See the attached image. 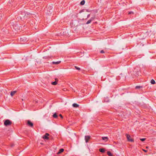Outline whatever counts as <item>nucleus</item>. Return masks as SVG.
Here are the masks:
<instances>
[{
    "label": "nucleus",
    "mask_w": 156,
    "mask_h": 156,
    "mask_svg": "<svg viewBox=\"0 0 156 156\" xmlns=\"http://www.w3.org/2000/svg\"><path fill=\"white\" fill-rule=\"evenodd\" d=\"M72 106L76 108L79 107V105L76 103H73V104Z\"/></svg>",
    "instance_id": "9"
},
{
    "label": "nucleus",
    "mask_w": 156,
    "mask_h": 156,
    "mask_svg": "<svg viewBox=\"0 0 156 156\" xmlns=\"http://www.w3.org/2000/svg\"><path fill=\"white\" fill-rule=\"evenodd\" d=\"M144 151H145V152H146V151H145V150H144Z\"/></svg>",
    "instance_id": "32"
},
{
    "label": "nucleus",
    "mask_w": 156,
    "mask_h": 156,
    "mask_svg": "<svg viewBox=\"0 0 156 156\" xmlns=\"http://www.w3.org/2000/svg\"><path fill=\"white\" fill-rule=\"evenodd\" d=\"M151 83L152 84H154L155 83V81L153 79L151 80Z\"/></svg>",
    "instance_id": "19"
},
{
    "label": "nucleus",
    "mask_w": 156,
    "mask_h": 156,
    "mask_svg": "<svg viewBox=\"0 0 156 156\" xmlns=\"http://www.w3.org/2000/svg\"><path fill=\"white\" fill-rule=\"evenodd\" d=\"M75 68L76 69H77V70H80V68L76 66H75Z\"/></svg>",
    "instance_id": "24"
},
{
    "label": "nucleus",
    "mask_w": 156,
    "mask_h": 156,
    "mask_svg": "<svg viewBox=\"0 0 156 156\" xmlns=\"http://www.w3.org/2000/svg\"><path fill=\"white\" fill-rule=\"evenodd\" d=\"M142 87V86H136L135 87V88L136 89H139V88H140L141 87Z\"/></svg>",
    "instance_id": "21"
},
{
    "label": "nucleus",
    "mask_w": 156,
    "mask_h": 156,
    "mask_svg": "<svg viewBox=\"0 0 156 156\" xmlns=\"http://www.w3.org/2000/svg\"><path fill=\"white\" fill-rule=\"evenodd\" d=\"M49 134L48 133H46L45 134L42 136V138L44 139L48 140L49 139L48 136Z\"/></svg>",
    "instance_id": "5"
},
{
    "label": "nucleus",
    "mask_w": 156,
    "mask_h": 156,
    "mask_svg": "<svg viewBox=\"0 0 156 156\" xmlns=\"http://www.w3.org/2000/svg\"><path fill=\"white\" fill-rule=\"evenodd\" d=\"M100 53H105V52L104 50H102L100 51Z\"/></svg>",
    "instance_id": "26"
},
{
    "label": "nucleus",
    "mask_w": 156,
    "mask_h": 156,
    "mask_svg": "<svg viewBox=\"0 0 156 156\" xmlns=\"http://www.w3.org/2000/svg\"><path fill=\"white\" fill-rule=\"evenodd\" d=\"M133 13V12H129V14H131Z\"/></svg>",
    "instance_id": "28"
},
{
    "label": "nucleus",
    "mask_w": 156,
    "mask_h": 156,
    "mask_svg": "<svg viewBox=\"0 0 156 156\" xmlns=\"http://www.w3.org/2000/svg\"><path fill=\"white\" fill-rule=\"evenodd\" d=\"M107 154L109 156H113V155L112 153H111L109 151H108L107 152Z\"/></svg>",
    "instance_id": "17"
},
{
    "label": "nucleus",
    "mask_w": 156,
    "mask_h": 156,
    "mask_svg": "<svg viewBox=\"0 0 156 156\" xmlns=\"http://www.w3.org/2000/svg\"><path fill=\"white\" fill-rule=\"evenodd\" d=\"M43 58H45V59H46V58H48V57H43Z\"/></svg>",
    "instance_id": "31"
},
{
    "label": "nucleus",
    "mask_w": 156,
    "mask_h": 156,
    "mask_svg": "<svg viewBox=\"0 0 156 156\" xmlns=\"http://www.w3.org/2000/svg\"><path fill=\"white\" fill-rule=\"evenodd\" d=\"M21 14L22 16H20V18L21 19H25L28 18V16L30 15V13L27 12H23L22 11L21 12Z\"/></svg>",
    "instance_id": "2"
},
{
    "label": "nucleus",
    "mask_w": 156,
    "mask_h": 156,
    "mask_svg": "<svg viewBox=\"0 0 156 156\" xmlns=\"http://www.w3.org/2000/svg\"><path fill=\"white\" fill-rule=\"evenodd\" d=\"M28 4L33 8H34L36 6H37V2L34 0H32V1H30Z\"/></svg>",
    "instance_id": "3"
},
{
    "label": "nucleus",
    "mask_w": 156,
    "mask_h": 156,
    "mask_svg": "<svg viewBox=\"0 0 156 156\" xmlns=\"http://www.w3.org/2000/svg\"><path fill=\"white\" fill-rule=\"evenodd\" d=\"M126 138L128 141L131 142L134 141L133 139L130 138V136L129 135L126 134Z\"/></svg>",
    "instance_id": "6"
},
{
    "label": "nucleus",
    "mask_w": 156,
    "mask_h": 156,
    "mask_svg": "<svg viewBox=\"0 0 156 156\" xmlns=\"http://www.w3.org/2000/svg\"><path fill=\"white\" fill-rule=\"evenodd\" d=\"M95 18L94 17H91L90 19V20H91V21H92L93 20H94V19Z\"/></svg>",
    "instance_id": "23"
},
{
    "label": "nucleus",
    "mask_w": 156,
    "mask_h": 156,
    "mask_svg": "<svg viewBox=\"0 0 156 156\" xmlns=\"http://www.w3.org/2000/svg\"><path fill=\"white\" fill-rule=\"evenodd\" d=\"M85 3V1L84 0H83L81 2H80V4L83 5H84Z\"/></svg>",
    "instance_id": "20"
},
{
    "label": "nucleus",
    "mask_w": 156,
    "mask_h": 156,
    "mask_svg": "<svg viewBox=\"0 0 156 156\" xmlns=\"http://www.w3.org/2000/svg\"><path fill=\"white\" fill-rule=\"evenodd\" d=\"M107 99H108V100H105V101L108 102L109 101L108 100V98H107Z\"/></svg>",
    "instance_id": "29"
},
{
    "label": "nucleus",
    "mask_w": 156,
    "mask_h": 156,
    "mask_svg": "<svg viewBox=\"0 0 156 156\" xmlns=\"http://www.w3.org/2000/svg\"><path fill=\"white\" fill-rule=\"evenodd\" d=\"M51 84L54 85H55L57 84V81H56V79H55V81L54 82H52L51 83Z\"/></svg>",
    "instance_id": "14"
},
{
    "label": "nucleus",
    "mask_w": 156,
    "mask_h": 156,
    "mask_svg": "<svg viewBox=\"0 0 156 156\" xmlns=\"http://www.w3.org/2000/svg\"><path fill=\"white\" fill-rule=\"evenodd\" d=\"M90 16V14H88L87 16V18H88Z\"/></svg>",
    "instance_id": "30"
},
{
    "label": "nucleus",
    "mask_w": 156,
    "mask_h": 156,
    "mask_svg": "<svg viewBox=\"0 0 156 156\" xmlns=\"http://www.w3.org/2000/svg\"><path fill=\"white\" fill-rule=\"evenodd\" d=\"M16 91H11V92L10 95L12 96H13L15 93H16Z\"/></svg>",
    "instance_id": "11"
},
{
    "label": "nucleus",
    "mask_w": 156,
    "mask_h": 156,
    "mask_svg": "<svg viewBox=\"0 0 156 156\" xmlns=\"http://www.w3.org/2000/svg\"><path fill=\"white\" fill-rule=\"evenodd\" d=\"M102 138L103 140L105 141H107L108 139V138L107 137H102Z\"/></svg>",
    "instance_id": "12"
},
{
    "label": "nucleus",
    "mask_w": 156,
    "mask_h": 156,
    "mask_svg": "<svg viewBox=\"0 0 156 156\" xmlns=\"http://www.w3.org/2000/svg\"><path fill=\"white\" fill-rule=\"evenodd\" d=\"M91 20H89L86 23V24H89L91 22Z\"/></svg>",
    "instance_id": "22"
},
{
    "label": "nucleus",
    "mask_w": 156,
    "mask_h": 156,
    "mask_svg": "<svg viewBox=\"0 0 156 156\" xmlns=\"http://www.w3.org/2000/svg\"><path fill=\"white\" fill-rule=\"evenodd\" d=\"M60 62V61H58L57 62H52V63L53 64H59Z\"/></svg>",
    "instance_id": "10"
},
{
    "label": "nucleus",
    "mask_w": 156,
    "mask_h": 156,
    "mask_svg": "<svg viewBox=\"0 0 156 156\" xmlns=\"http://www.w3.org/2000/svg\"><path fill=\"white\" fill-rule=\"evenodd\" d=\"M59 116L61 117L62 118H63V116H62V115L61 114H59Z\"/></svg>",
    "instance_id": "27"
},
{
    "label": "nucleus",
    "mask_w": 156,
    "mask_h": 156,
    "mask_svg": "<svg viewBox=\"0 0 156 156\" xmlns=\"http://www.w3.org/2000/svg\"><path fill=\"white\" fill-rule=\"evenodd\" d=\"M145 140V138H141V139H140V140L142 141H144Z\"/></svg>",
    "instance_id": "25"
},
{
    "label": "nucleus",
    "mask_w": 156,
    "mask_h": 156,
    "mask_svg": "<svg viewBox=\"0 0 156 156\" xmlns=\"http://www.w3.org/2000/svg\"><path fill=\"white\" fill-rule=\"evenodd\" d=\"M90 138V136H85V140L86 143L88 142V140Z\"/></svg>",
    "instance_id": "7"
},
{
    "label": "nucleus",
    "mask_w": 156,
    "mask_h": 156,
    "mask_svg": "<svg viewBox=\"0 0 156 156\" xmlns=\"http://www.w3.org/2000/svg\"><path fill=\"white\" fill-rule=\"evenodd\" d=\"M52 4H50L48 5L46 9V14L48 15H50L52 12Z\"/></svg>",
    "instance_id": "1"
},
{
    "label": "nucleus",
    "mask_w": 156,
    "mask_h": 156,
    "mask_svg": "<svg viewBox=\"0 0 156 156\" xmlns=\"http://www.w3.org/2000/svg\"><path fill=\"white\" fill-rule=\"evenodd\" d=\"M12 122L9 119L6 120L4 122V124L5 126H8L10 125Z\"/></svg>",
    "instance_id": "4"
},
{
    "label": "nucleus",
    "mask_w": 156,
    "mask_h": 156,
    "mask_svg": "<svg viewBox=\"0 0 156 156\" xmlns=\"http://www.w3.org/2000/svg\"><path fill=\"white\" fill-rule=\"evenodd\" d=\"M53 118H56L58 116L56 113H55L53 114Z\"/></svg>",
    "instance_id": "15"
},
{
    "label": "nucleus",
    "mask_w": 156,
    "mask_h": 156,
    "mask_svg": "<svg viewBox=\"0 0 156 156\" xmlns=\"http://www.w3.org/2000/svg\"><path fill=\"white\" fill-rule=\"evenodd\" d=\"M27 124L28 126L30 127H32L33 126V123L29 120L27 121Z\"/></svg>",
    "instance_id": "8"
},
{
    "label": "nucleus",
    "mask_w": 156,
    "mask_h": 156,
    "mask_svg": "<svg viewBox=\"0 0 156 156\" xmlns=\"http://www.w3.org/2000/svg\"><path fill=\"white\" fill-rule=\"evenodd\" d=\"M2 30L3 32H5V33H6V32H7L8 31V30L5 29L4 28L2 29Z\"/></svg>",
    "instance_id": "18"
},
{
    "label": "nucleus",
    "mask_w": 156,
    "mask_h": 156,
    "mask_svg": "<svg viewBox=\"0 0 156 156\" xmlns=\"http://www.w3.org/2000/svg\"><path fill=\"white\" fill-rule=\"evenodd\" d=\"M99 151L100 152L102 153H104L105 152V150L103 148H100L99 149Z\"/></svg>",
    "instance_id": "16"
},
{
    "label": "nucleus",
    "mask_w": 156,
    "mask_h": 156,
    "mask_svg": "<svg viewBox=\"0 0 156 156\" xmlns=\"http://www.w3.org/2000/svg\"><path fill=\"white\" fill-rule=\"evenodd\" d=\"M64 150V149H62V148L60 149L59 150V151L58 152V153H57L58 154H60L61 153H62V152Z\"/></svg>",
    "instance_id": "13"
}]
</instances>
